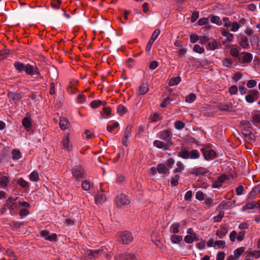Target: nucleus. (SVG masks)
Returning <instances> with one entry per match:
<instances>
[{
	"label": "nucleus",
	"instance_id": "nucleus-1",
	"mask_svg": "<svg viewBox=\"0 0 260 260\" xmlns=\"http://www.w3.org/2000/svg\"><path fill=\"white\" fill-rule=\"evenodd\" d=\"M179 156L184 159H196L200 157V154L196 149H192L190 151L183 150L179 153Z\"/></svg>",
	"mask_w": 260,
	"mask_h": 260
},
{
	"label": "nucleus",
	"instance_id": "nucleus-2",
	"mask_svg": "<svg viewBox=\"0 0 260 260\" xmlns=\"http://www.w3.org/2000/svg\"><path fill=\"white\" fill-rule=\"evenodd\" d=\"M73 177L77 180L85 177L86 174L84 168L80 165L76 166L72 169Z\"/></svg>",
	"mask_w": 260,
	"mask_h": 260
},
{
	"label": "nucleus",
	"instance_id": "nucleus-3",
	"mask_svg": "<svg viewBox=\"0 0 260 260\" xmlns=\"http://www.w3.org/2000/svg\"><path fill=\"white\" fill-rule=\"evenodd\" d=\"M133 240V237L132 234L128 231H124L119 234V237L118 239L119 242L127 244L131 242Z\"/></svg>",
	"mask_w": 260,
	"mask_h": 260
},
{
	"label": "nucleus",
	"instance_id": "nucleus-4",
	"mask_svg": "<svg viewBox=\"0 0 260 260\" xmlns=\"http://www.w3.org/2000/svg\"><path fill=\"white\" fill-rule=\"evenodd\" d=\"M245 231L244 230H241L238 233L235 231H233L230 234V239L231 241L234 242L236 239L239 242L242 241L245 237Z\"/></svg>",
	"mask_w": 260,
	"mask_h": 260
},
{
	"label": "nucleus",
	"instance_id": "nucleus-5",
	"mask_svg": "<svg viewBox=\"0 0 260 260\" xmlns=\"http://www.w3.org/2000/svg\"><path fill=\"white\" fill-rule=\"evenodd\" d=\"M201 151L206 160H213L216 156V152L213 150L202 148L201 149Z\"/></svg>",
	"mask_w": 260,
	"mask_h": 260
},
{
	"label": "nucleus",
	"instance_id": "nucleus-6",
	"mask_svg": "<svg viewBox=\"0 0 260 260\" xmlns=\"http://www.w3.org/2000/svg\"><path fill=\"white\" fill-rule=\"evenodd\" d=\"M116 203L118 207H121L128 205L130 203V200L125 194L121 193L116 197Z\"/></svg>",
	"mask_w": 260,
	"mask_h": 260
},
{
	"label": "nucleus",
	"instance_id": "nucleus-7",
	"mask_svg": "<svg viewBox=\"0 0 260 260\" xmlns=\"http://www.w3.org/2000/svg\"><path fill=\"white\" fill-rule=\"evenodd\" d=\"M234 203L235 202L231 200L223 201L217 206L216 210L222 211L223 210H228L232 207Z\"/></svg>",
	"mask_w": 260,
	"mask_h": 260
},
{
	"label": "nucleus",
	"instance_id": "nucleus-8",
	"mask_svg": "<svg viewBox=\"0 0 260 260\" xmlns=\"http://www.w3.org/2000/svg\"><path fill=\"white\" fill-rule=\"evenodd\" d=\"M173 144V143L171 141H168L165 143L159 140H155L153 143V145L154 147L162 149L164 150L168 149L170 146Z\"/></svg>",
	"mask_w": 260,
	"mask_h": 260
},
{
	"label": "nucleus",
	"instance_id": "nucleus-9",
	"mask_svg": "<svg viewBox=\"0 0 260 260\" xmlns=\"http://www.w3.org/2000/svg\"><path fill=\"white\" fill-rule=\"evenodd\" d=\"M26 73L28 75L33 76H39L40 72L39 69L36 66H33L30 64H26V67L24 70Z\"/></svg>",
	"mask_w": 260,
	"mask_h": 260
},
{
	"label": "nucleus",
	"instance_id": "nucleus-10",
	"mask_svg": "<svg viewBox=\"0 0 260 260\" xmlns=\"http://www.w3.org/2000/svg\"><path fill=\"white\" fill-rule=\"evenodd\" d=\"M22 124L26 131H28L30 129L32 126L31 117L29 113L26 114L25 116L22 119Z\"/></svg>",
	"mask_w": 260,
	"mask_h": 260
},
{
	"label": "nucleus",
	"instance_id": "nucleus-11",
	"mask_svg": "<svg viewBox=\"0 0 260 260\" xmlns=\"http://www.w3.org/2000/svg\"><path fill=\"white\" fill-rule=\"evenodd\" d=\"M69 136L70 134L67 133L63 136L61 141L63 149L67 151H70L72 149V145L70 144Z\"/></svg>",
	"mask_w": 260,
	"mask_h": 260
},
{
	"label": "nucleus",
	"instance_id": "nucleus-12",
	"mask_svg": "<svg viewBox=\"0 0 260 260\" xmlns=\"http://www.w3.org/2000/svg\"><path fill=\"white\" fill-rule=\"evenodd\" d=\"M158 135L159 138L161 140L166 141V142L171 141L172 135L171 132L168 129L160 132Z\"/></svg>",
	"mask_w": 260,
	"mask_h": 260
},
{
	"label": "nucleus",
	"instance_id": "nucleus-13",
	"mask_svg": "<svg viewBox=\"0 0 260 260\" xmlns=\"http://www.w3.org/2000/svg\"><path fill=\"white\" fill-rule=\"evenodd\" d=\"M8 96L10 102L12 104H16L18 103L21 99V94L20 93L14 92H9L8 93Z\"/></svg>",
	"mask_w": 260,
	"mask_h": 260
},
{
	"label": "nucleus",
	"instance_id": "nucleus-14",
	"mask_svg": "<svg viewBox=\"0 0 260 260\" xmlns=\"http://www.w3.org/2000/svg\"><path fill=\"white\" fill-rule=\"evenodd\" d=\"M149 86L147 83L143 82L138 87L137 94L138 95H143L149 91Z\"/></svg>",
	"mask_w": 260,
	"mask_h": 260
},
{
	"label": "nucleus",
	"instance_id": "nucleus-15",
	"mask_svg": "<svg viewBox=\"0 0 260 260\" xmlns=\"http://www.w3.org/2000/svg\"><path fill=\"white\" fill-rule=\"evenodd\" d=\"M253 58L252 55L248 52H243L240 56L239 59L242 63H249L251 61Z\"/></svg>",
	"mask_w": 260,
	"mask_h": 260
},
{
	"label": "nucleus",
	"instance_id": "nucleus-16",
	"mask_svg": "<svg viewBox=\"0 0 260 260\" xmlns=\"http://www.w3.org/2000/svg\"><path fill=\"white\" fill-rule=\"evenodd\" d=\"M117 260H135V256L132 253H119L116 256Z\"/></svg>",
	"mask_w": 260,
	"mask_h": 260
},
{
	"label": "nucleus",
	"instance_id": "nucleus-17",
	"mask_svg": "<svg viewBox=\"0 0 260 260\" xmlns=\"http://www.w3.org/2000/svg\"><path fill=\"white\" fill-rule=\"evenodd\" d=\"M217 108L220 111H230L232 110L233 105L231 103H219L217 104Z\"/></svg>",
	"mask_w": 260,
	"mask_h": 260
},
{
	"label": "nucleus",
	"instance_id": "nucleus-18",
	"mask_svg": "<svg viewBox=\"0 0 260 260\" xmlns=\"http://www.w3.org/2000/svg\"><path fill=\"white\" fill-rule=\"evenodd\" d=\"M181 81V78L179 76H173L169 79V85L173 86L178 85Z\"/></svg>",
	"mask_w": 260,
	"mask_h": 260
},
{
	"label": "nucleus",
	"instance_id": "nucleus-19",
	"mask_svg": "<svg viewBox=\"0 0 260 260\" xmlns=\"http://www.w3.org/2000/svg\"><path fill=\"white\" fill-rule=\"evenodd\" d=\"M106 200V197L102 192H99L95 196V202L97 204L104 203Z\"/></svg>",
	"mask_w": 260,
	"mask_h": 260
},
{
	"label": "nucleus",
	"instance_id": "nucleus-20",
	"mask_svg": "<svg viewBox=\"0 0 260 260\" xmlns=\"http://www.w3.org/2000/svg\"><path fill=\"white\" fill-rule=\"evenodd\" d=\"M221 34L223 37L226 38L228 42H231L233 41L234 35L233 34L230 32L229 31L225 29H222L221 30Z\"/></svg>",
	"mask_w": 260,
	"mask_h": 260
},
{
	"label": "nucleus",
	"instance_id": "nucleus-21",
	"mask_svg": "<svg viewBox=\"0 0 260 260\" xmlns=\"http://www.w3.org/2000/svg\"><path fill=\"white\" fill-rule=\"evenodd\" d=\"M240 48L236 45H232L230 47V53L235 57H237L239 56Z\"/></svg>",
	"mask_w": 260,
	"mask_h": 260
},
{
	"label": "nucleus",
	"instance_id": "nucleus-22",
	"mask_svg": "<svg viewBox=\"0 0 260 260\" xmlns=\"http://www.w3.org/2000/svg\"><path fill=\"white\" fill-rule=\"evenodd\" d=\"M59 125L61 129L64 130L69 126V122L65 117H61L60 118Z\"/></svg>",
	"mask_w": 260,
	"mask_h": 260
},
{
	"label": "nucleus",
	"instance_id": "nucleus-23",
	"mask_svg": "<svg viewBox=\"0 0 260 260\" xmlns=\"http://www.w3.org/2000/svg\"><path fill=\"white\" fill-rule=\"evenodd\" d=\"M157 170L158 173L162 174H166L169 172L166 166L163 164H159L157 166Z\"/></svg>",
	"mask_w": 260,
	"mask_h": 260
},
{
	"label": "nucleus",
	"instance_id": "nucleus-24",
	"mask_svg": "<svg viewBox=\"0 0 260 260\" xmlns=\"http://www.w3.org/2000/svg\"><path fill=\"white\" fill-rule=\"evenodd\" d=\"M226 179V176L225 175H221L218 178L217 180L215 181L212 185L214 188L220 187L222 183L224 182Z\"/></svg>",
	"mask_w": 260,
	"mask_h": 260
},
{
	"label": "nucleus",
	"instance_id": "nucleus-25",
	"mask_svg": "<svg viewBox=\"0 0 260 260\" xmlns=\"http://www.w3.org/2000/svg\"><path fill=\"white\" fill-rule=\"evenodd\" d=\"M240 46L243 49H248L249 48L248 40L246 37H243L239 41Z\"/></svg>",
	"mask_w": 260,
	"mask_h": 260
},
{
	"label": "nucleus",
	"instance_id": "nucleus-26",
	"mask_svg": "<svg viewBox=\"0 0 260 260\" xmlns=\"http://www.w3.org/2000/svg\"><path fill=\"white\" fill-rule=\"evenodd\" d=\"M250 43L254 48H257L259 45V39L258 37L252 36L250 38Z\"/></svg>",
	"mask_w": 260,
	"mask_h": 260
},
{
	"label": "nucleus",
	"instance_id": "nucleus-27",
	"mask_svg": "<svg viewBox=\"0 0 260 260\" xmlns=\"http://www.w3.org/2000/svg\"><path fill=\"white\" fill-rule=\"evenodd\" d=\"M101 254V251L99 250H89L87 251V255L89 258L98 257Z\"/></svg>",
	"mask_w": 260,
	"mask_h": 260
},
{
	"label": "nucleus",
	"instance_id": "nucleus-28",
	"mask_svg": "<svg viewBox=\"0 0 260 260\" xmlns=\"http://www.w3.org/2000/svg\"><path fill=\"white\" fill-rule=\"evenodd\" d=\"M14 66L16 70L19 72L24 71L26 67V65L19 61H15L14 63Z\"/></svg>",
	"mask_w": 260,
	"mask_h": 260
},
{
	"label": "nucleus",
	"instance_id": "nucleus-29",
	"mask_svg": "<svg viewBox=\"0 0 260 260\" xmlns=\"http://www.w3.org/2000/svg\"><path fill=\"white\" fill-rule=\"evenodd\" d=\"M207 172H208L207 169L203 167H200L194 169L193 170V173L196 176H198L200 175L204 174Z\"/></svg>",
	"mask_w": 260,
	"mask_h": 260
},
{
	"label": "nucleus",
	"instance_id": "nucleus-30",
	"mask_svg": "<svg viewBox=\"0 0 260 260\" xmlns=\"http://www.w3.org/2000/svg\"><path fill=\"white\" fill-rule=\"evenodd\" d=\"M10 181V179L6 176L0 177V185L3 187L7 186Z\"/></svg>",
	"mask_w": 260,
	"mask_h": 260
},
{
	"label": "nucleus",
	"instance_id": "nucleus-31",
	"mask_svg": "<svg viewBox=\"0 0 260 260\" xmlns=\"http://www.w3.org/2000/svg\"><path fill=\"white\" fill-rule=\"evenodd\" d=\"M198 238L197 236H193V235H186L184 237V241L186 243L190 244L192 243L194 241H198Z\"/></svg>",
	"mask_w": 260,
	"mask_h": 260
},
{
	"label": "nucleus",
	"instance_id": "nucleus-32",
	"mask_svg": "<svg viewBox=\"0 0 260 260\" xmlns=\"http://www.w3.org/2000/svg\"><path fill=\"white\" fill-rule=\"evenodd\" d=\"M257 207V202L251 201L246 204L244 206L245 209H253Z\"/></svg>",
	"mask_w": 260,
	"mask_h": 260
},
{
	"label": "nucleus",
	"instance_id": "nucleus-33",
	"mask_svg": "<svg viewBox=\"0 0 260 260\" xmlns=\"http://www.w3.org/2000/svg\"><path fill=\"white\" fill-rule=\"evenodd\" d=\"M228 230L225 228H221L220 230L216 232V235L220 238L222 239L227 234Z\"/></svg>",
	"mask_w": 260,
	"mask_h": 260
},
{
	"label": "nucleus",
	"instance_id": "nucleus-34",
	"mask_svg": "<svg viewBox=\"0 0 260 260\" xmlns=\"http://www.w3.org/2000/svg\"><path fill=\"white\" fill-rule=\"evenodd\" d=\"M117 112L120 116H122L127 112V110L122 105H119L117 106Z\"/></svg>",
	"mask_w": 260,
	"mask_h": 260
},
{
	"label": "nucleus",
	"instance_id": "nucleus-35",
	"mask_svg": "<svg viewBox=\"0 0 260 260\" xmlns=\"http://www.w3.org/2000/svg\"><path fill=\"white\" fill-rule=\"evenodd\" d=\"M12 158L14 160H18L21 157V154L18 149H14L12 151Z\"/></svg>",
	"mask_w": 260,
	"mask_h": 260
},
{
	"label": "nucleus",
	"instance_id": "nucleus-36",
	"mask_svg": "<svg viewBox=\"0 0 260 260\" xmlns=\"http://www.w3.org/2000/svg\"><path fill=\"white\" fill-rule=\"evenodd\" d=\"M179 227L180 224L179 223H174L172 224L170 227V232L174 234L178 233L179 232Z\"/></svg>",
	"mask_w": 260,
	"mask_h": 260
},
{
	"label": "nucleus",
	"instance_id": "nucleus-37",
	"mask_svg": "<svg viewBox=\"0 0 260 260\" xmlns=\"http://www.w3.org/2000/svg\"><path fill=\"white\" fill-rule=\"evenodd\" d=\"M184 169L183 164L181 161H177L175 169V172L181 173Z\"/></svg>",
	"mask_w": 260,
	"mask_h": 260
},
{
	"label": "nucleus",
	"instance_id": "nucleus-38",
	"mask_svg": "<svg viewBox=\"0 0 260 260\" xmlns=\"http://www.w3.org/2000/svg\"><path fill=\"white\" fill-rule=\"evenodd\" d=\"M245 250V248L243 247H240L235 249L234 251V256L236 258H239L242 253H243Z\"/></svg>",
	"mask_w": 260,
	"mask_h": 260
},
{
	"label": "nucleus",
	"instance_id": "nucleus-39",
	"mask_svg": "<svg viewBox=\"0 0 260 260\" xmlns=\"http://www.w3.org/2000/svg\"><path fill=\"white\" fill-rule=\"evenodd\" d=\"M211 21L214 24H216L218 26H220L222 24V21L220 17L218 16H213L211 18Z\"/></svg>",
	"mask_w": 260,
	"mask_h": 260
},
{
	"label": "nucleus",
	"instance_id": "nucleus-40",
	"mask_svg": "<svg viewBox=\"0 0 260 260\" xmlns=\"http://www.w3.org/2000/svg\"><path fill=\"white\" fill-rule=\"evenodd\" d=\"M182 240V236L177 235H173L171 237V240L173 243H178Z\"/></svg>",
	"mask_w": 260,
	"mask_h": 260
},
{
	"label": "nucleus",
	"instance_id": "nucleus-41",
	"mask_svg": "<svg viewBox=\"0 0 260 260\" xmlns=\"http://www.w3.org/2000/svg\"><path fill=\"white\" fill-rule=\"evenodd\" d=\"M217 42L215 40H212L208 43L207 49L211 50H214L217 48Z\"/></svg>",
	"mask_w": 260,
	"mask_h": 260
},
{
	"label": "nucleus",
	"instance_id": "nucleus-42",
	"mask_svg": "<svg viewBox=\"0 0 260 260\" xmlns=\"http://www.w3.org/2000/svg\"><path fill=\"white\" fill-rule=\"evenodd\" d=\"M173 100L170 97L166 98L160 104L161 107H166L171 103Z\"/></svg>",
	"mask_w": 260,
	"mask_h": 260
},
{
	"label": "nucleus",
	"instance_id": "nucleus-43",
	"mask_svg": "<svg viewBox=\"0 0 260 260\" xmlns=\"http://www.w3.org/2000/svg\"><path fill=\"white\" fill-rule=\"evenodd\" d=\"M223 66L228 68H231L233 66V61L230 58H225L222 60Z\"/></svg>",
	"mask_w": 260,
	"mask_h": 260
},
{
	"label": "nucleus",
	"instance_id": "nucleus-44",
	"mask_svg": "<svg viewBox=\"0 0 260 260\" xmlns=\"http://www.w3.org/2000/svg\"><path fill=\"white\" fill-rule=\"evenodd\" d=\"M61 4V0H51V5L53 8L58 9L59 8V6Z\"/></svg>",
	"mask_w": 260,
	"mask_h": 260
},
{
	"label": "nucleus",
	"instance_id": "nucleus-45",
	"mask_svg": "<svg viewBox=\"0 0 260 260\" xmlns=\"http://www.w3.org/2000/svg\"><path fill=\"white\" fill-rule=\"evenodd\" d=\"M132 136V127L127 126L125 130L123 137L129 139Z\"/></svg>",
	"mask_w": 260,
	"mask_h": 260
},
{
	"label": "nucleus",
	"instance_id": "nucleus-46",
	"mask_svg": "<svg viewBox=\"0 0 260 260\" xmlns=\"http://www.w3.org/2000/svg\"><path fill=\"white\" fill-rule=\"evenodd\" d=\"M175 127L177 129L181 130L185 127V123L181 121H176L174 123Z\"/></svg>",
	"mask_w": 260,
	"mask_h": 260
},
{
	"label": "nucleus",
	"instance_id": "nucleus-47",
	"mask_svg": "<svg viewBox=\"0 0 260 260\" xmlns=\"http://www.w3.org/2000/svg\"><path fill=\"white\" fill-rule=\"evenodd\" d=\"M248 253L251 257H253L255 258H258L260 257V250H254L249 251Z\"/></svg>",
	"mask_w": 260,
	"mask_h": 260
},
{
	"label": "nucleus",
	"instance_id": "nucleus-48",
	"mask_svg": "<svg viewBox=\"0 0 260 260\" xmlns=\"http://www.w3.org/2000/svg\"><path fill=\"white\" fill-rule=\"evenodd\" d=\"M180 176L179 175H176L175 176L171 178V184L172 186H176L178 184V181Z\"/></svg>",
	"mask_w": 260,
	"mask_h": 260
},
{
	"label": "nucleus",
	"instance_id": "nucleus-49",
	"mask_svg": "<svg viewBox=\"0 0 260 260\" xmlns=\"http://www.w3.org/2000/svg\"><path fill=\"white\" fill-rule=\"evenodd\" d=\"M29 179L34 181H38L39 179L38 173L35 171L31 172L29 175Z\"/></svg>",
	"mask_w": 260,
	"mask_h": 260
},
{
	"label": "nucleus",
	"instance_id": "nucleus-50",
	"mask_svg": "<svg viewBox=\"0 0 260 260\" xmlns=\"http://www.w3.org/2000/svg\"><path fill=\"white\" fill-rule=\"evenodd\" d=\"M196 95L194 93H190L186 98V102L187 103H191L195 101Z\"/></svg>",
	"mask_w": 260,
	"mask_h": 260
},
{
	"label": "nucleus",
	"instance_id": "nucleus-51",
	"mask_svg": "<svg viewBox=\"0 0 260 260\" xmlns=\"http://www.w3.org/2000/svg\"><path fill=\"white\" fill-rule=\"evenodd\" d=\"M29 213V211L26 208H23L19 211V215L21 219L24 218Z\"/></svg>",
	"mask_w": 260,
	"mask_h": 260
},
{
	"label": "nucleus",
	"instance_id": "nucleus-52",
	"mask_svg": "<svg viewBox=\"0 0 260 260\" xmlns=\"http://www.w3.org/2000/svg\"><path fill=\"white\" fill-rule=\"evenodd\" d=\"M192 49L194 52L200 54L203 53L204 51V48L201 47L198 44L195 45L193 46Z\"/></svg>",
	"mask_w": 260,
	"mask_h": 260
},
{
	"label": "nucleus",
	"instance_id": "nucleus-53",
	"mask_svg": "<svg viewBox=\"0 0 260 260\" xmlns=\"http://www.w3.org/2000/svg\"><path fill=\"white\" fill-rule=\"evenodd\" d=\"M119 126V123L117 122H115L113 123L112 124L108 125L107 127V129L108 132H111L114 129L117 128Z\"/></svg>",
	"mask_w": 260,
	"mask_h": 260
},
{
	"label": "nucleus",
	"instance_id": "nucleus-54",
	"mask_svg": "<svg viewBox=\"0 0 260 260\" xmlns=\"http://www.w3.org/2000/svg\"><path fill=\"white\" fill-rule=\"evenodd\" d=\"M17 183L22 187L25 188L28 187V182L23 178H20L17 180Z\"/></svg>",
	"mask_w": 260,
	"mask_h": 260
},
{
	"label": "nucleus",
	"instance_id": "nucleus-55",
	"mask_svg": "<svg viewBox=\"0 0 260 260\" xmlns=\"http://www.w3.org/2000/svg\"><path fill=\"white\" fill-rule=\"evenodd\" d=\"M249 94H250L255 100L258 98L259 92L256 90H250L249 91Z\"/></svg>",
	"mask_w": 260,
	"mask_h": 260
},
{
	"label": "nucleus",
	"instance_id": "nucleus-56",
	"mask_svg": "<svg viewBox=\"0 0 260 260\" xmlns=\"http://www.w3.org/2000/svg\"><path fill=\"white\" fill-rule=\"evenodd\" d=\"M102 104V101L100 100H94L90 103V106L92 108H97Z\"/></svg>",
	"mask_w": 260,
	"mask_h": 260
},
{
	"label": "nucleus",
	"instance_id": "nucleus-57",
	"mask_svg": "<svg viewBox=\"0 0 260 260\" xmlns=\"http://www.w3.org/2000/svg\"><path fill=\"white\" fill-rule=\"evenodd\" d=\"M209 22V19L208 18L204 17V18H200L198 20V23L199 25L202 26V25L208 24Z\"/></svg>",
	"mask_w": 260,
	"mask_h": 260
},
{
	"label": "nucleus",
	"instance_id": "nucleus-58",
	"mask_svg": "<svg viewBox=\"0 0 260 260\" xmlns=\"http://www.w3.org/2000/svg\"><path fill=\"white\" fill-rule=\"evenodd\" d=\"M224 216V212L223 211H220L219 213L214 217V221L215 222H220L221 221Z\"/></svg>",
	"mask_w": 260,
	"mask_h": 260
},
{
	"label": "nucleus",
	"instance_id": "nucleus-59",
	"mask_svg": "<svg viewBox=\"0 0 260 260\" xmlns=\"http://www.w3.org/2000/svg\"><path fill=\"white\" fill-rule=\"evenodd\" d=\"M231 31L233 32L237 31L240 28V24L237 22H233L232 24Z\"/></svg>",
	"mask_w": 260,
	"mask_h": 260
},
{
	"label": "nucleus",
	"instance_id": "nucleus-60",
	"mask_svg": "<svg viewBox=\"0 0 260 260\" xmlns=\"http://www.w3.org/2000/svg\"><path fill=\"white\" fill-rule=\"evenodd\" d=\"M257 84V82L255 80H250L247 83V87L249 88H252L254 87Z\"/></svg>",
	"mask_w": 260,
	"mask_h": 260
},
{
	"label": "nucleus",
	"instance_id": "nucleus-61",
	"mask_svg": "<svg viewBox=\"0 0 260 260\" xmlns=\"http://www.w3.org/2000/svg\"><path fill=\"white\" fill-rule=\"evenodd\" d=\"M86 98L83 94H80L77 97V102L79 104H82L86 102Z\"/></svg>",
	"mask_w": 260,
	"mask_h": 260
},
{
	"label": "nucleus",
	"instance_id": "nucleus-62",
	"mask_svg": "<svg viewBox=\"0 0 260 260\" xmlns=\"http://www.w3.org/2000/svg\"><path fill=\"white\" fill-rule=\"evenodd\" d=\"M82 187L84 190H88L90 189V184L87 180H84L82 183Z\"/></svg>",
	"mask_w": 260,
	"mask_h": 260
},
{
	"label": "nucleus",
	"instance_id": "nucleus-63",
	"mask_svg": "<svg viewBox=\"0 0 260 260\" xmlns=\"http://www.w3.org/2000/svg\"><path fill=\"white\" fill-rule=\"evenodd\" d=\"M196 198L199 201H203L205 199V196L202 191H198L196 193Z\"/></svg>",
	"mask_w": 260,
	"mask_h": 260
},
{
	"label": "nucleus",
	"instance_id": "nucleus-64",
	"mask_svg": "<svg viewBox=\"0 0 260 260\" xmlns=\"http://www.w3.org/2000/svg\"><path fill=\"white\" fill-rule=\"evenodd\" d=\"M252 121L255 123H260V113H256L253 116Z\"/></svg>",
	"mask_w": 260,
	"mask_h": 260
}]
</instances>
